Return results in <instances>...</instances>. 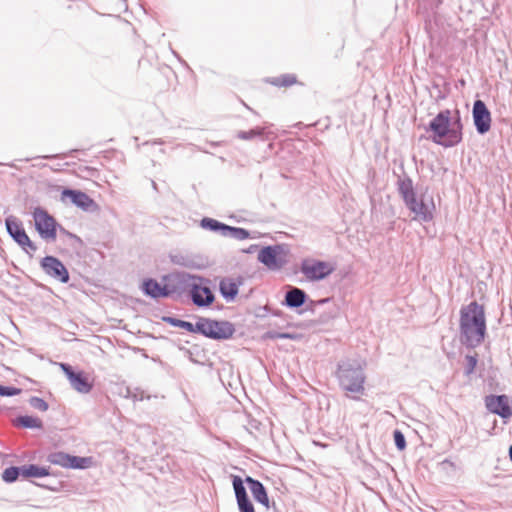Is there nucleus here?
<instances>
[{"label": "nucleus", "instance_id": "30", "mask_svg": "<svg viewBox=\"0 0 512 512\" xmlns=\"http://www.w3.org/2000/svg\"><path fill=\"white\" fill-rule=\"evenodd\" d=\"M170 260L173 264L186 267V268H194L195 261L188 255H184L182 253H176L170 255Z\"/></svg>", "mask_w": 512, "mask_h": 512}, {"label": "nucleus", "instance_id": "11", "mask_svg": "<svg viewBox=\"0 0 512 512\" xmlns=\"http://www.w3.org/2000/svg\"><path fill=\"white\" fill-rule=\"evenodd\" d=\"M59 366L69 380L71 387L78 393L88 394L92 390L93 383L83 371L76 372L72 366L67 363H60Z\"/></svg>", "mask_w": 512, "mask_h": 512}, {"label": "nucleus", "instance_id": "28", "mask_svg": "<svg viewBox=\"0 0 512 512\" xmlns=\"http://www.w3.org/2000/svg\"><path fill=\"white\" fill-rule=\"evenodd\" d=\"M270 83L276 87H289L297 83V77L295 74H282L277 77H273Z\"/></svg>", "mask_w": 512, "mask_h": 512}, {"label": "nucleus", "instance_id": "18", "mask_svg": "<svg viewBox=\"0 0 512 512\" xmlns=\"http://www.w3.org/2000/svg\"><path fill=\"white\" fill-rule=\"evenodd\" d=\"M141 289L146 296L152 299L169 297L166 284L161 286L155 279L148 278L142 283Z\"/></svg>", "mask_w": 512, "mask_h": 512}, {"label": "nucleus", "instance_id": "7", "mask_svg": "<svg viewBox=\"0 0 512 512\" xmlns=\"http://www.w3.org/2000/svg\"><path fill=\"white\" fill-rule=\"evenodd\" d=\"M335 267L325 261L316 259H305L301 262V273L312 282L321 281L331 275Z\"/></svg>", "mask_w": 512, "mask_h": 512}, {"label": "nucleus", "instance_id": "19", "mask_svg": "<svg viewBox=\"0 0 512 512\" xmlns=\"http://www.w3.org/2000/svg\"><path fill=\"white\" fill-rule=\"evenodd\" d=\"M307 294L304 290L291 287L285 294V299L283 304L291 309H296L302 307L307 301Z\"/></svg>", "mask_w": 512, "mask_h": 512}, {"label": "nucleus", "instance_id": "16", "mask_svg": "<svg viewBox=\"0 0 512 512\" xmlns=\"http://www.w3.org/2000/svg\"><path fill=\"white\" fill-rule=\"evenodd\" d=\"M62 198H69L70 201L77 207L88 211L90 208L95 205V202L92 198H90L86 193L80 190H73L66 188L62 191Z\"/></svg>", "mask_w": 512, "mask_h": 512}, {"label": "nucleus", "instance_id": "43", "mask_svg": "<svg viewBox=\"0 0 512 512\" xmlns=\"http://www.w3.org/2000/svg\"><path fill=\"white\" fill-rule=\"evenodd\" d=\"M442 4V0H435V7L438 8Z\"/></svg>", "mask_w": 512, "mask_h": 512}, {"label": "nucleus", "instance_id": "46", "mask_svg": "<svg viewBox=\"0 0 512 512\" xmlns=\"http://www.w3.org/2000/svg\"><path fill=\"white\" fill-rule=\"evenodd\" d=\"M444 98H445V96H444V95H441V94H439V95L437 96V99H444Z\"/></svg>", "mask_w": 512, "mask_h": 512}, {"label": "nucleus", "instance_id": "37", "mask_svg": "<svg viewBox=\"0 0 512 512\" xmlns=\"http://www.w3.org/2000/svg\"><path fill=\"white\" fill-rule=\"evenodd\" d=\"M239 512H255V508L249 497L237 501Z\"/></svg>", "mask_w": 512, "mask_h": 512}, {"label": "nucleus", "instance_id": "48", "mask_svg": "<svg viewBox=\"0 0 512 512\" xmlns=\"http://www.w3.org/2000/svg\"><path fill=\"white\" fill-rule=\"evenodd\" d=\"M433 87H434V88H436V89H438V88H439V85L434 84V85H433Z\"/></svg>", "mask_w": 512, "mask_h": 512}, {"label": "nucleus", "instance_id": "3", "mask_svg": "<svg viewBox=\"0 0 512 512\" xmlns=\"http://www.w3.org/2000/svg\"><path fill=\"white\" fill-rule=\"evenodd\" d=\"M336 377L339 386L352 393L353 400H360L365 391L366 375L361 364L355 360H343L337 365Z\"/></svg>", "mask_w": 512, "mask_h": 512}, {"label": "nucleus", "instance_id": "39", "mask_svg": "<svg viewBox=\"0 0 512 512\" xmlns=\"http://www.w3.org/2000/svg\"><path fill=\"white\" fill-rule=\"evenodd\" d=\"M266 338L269 339H292L293 336L289 333H280V332H273L269 331L266 333Z\"/></svg>", "mask_w": 512, "mask_h": 512}, {"label": "nucleus", "instance_id": "47", "mask_svg": "<svg viewBox=\"0 0 512 512\" xmlns=\"http://www.w3.org/2000/svg\"><path fill=\"white\" fill-rule=\"evenodd\" d=\"M328 301H329V299H328V298H326V299L321 300V303H326V302H328Z\"/></svg>", "mask_w": 512, "mask_h": 512}, {"label": "nucleus", "instance_id": "9", "mask_svg": "<svg viewBox=\"0 0 512 512\" xmlns=\"http://www.w3.org/2000/svg\"><path fill=\"white\" fill-rule=\"evenodd\" d=\"M35 229L39 235L45 239L54 241L57 236L56 220L43 208L36 207L33 211Z\"/></svg>", "mask_w": 512, "mask_h": 512}, {"label": "nucleus", "instance_id": "40", "mask_svg": "<svg viewBox=\"0 0 512 512\" xmlns=\"http://www.w3.org/2000/svg\"><path fill=\"white\" fill-rule=\"evenodd\" d=\"M35 485H37L38 487H41V488H44V489H47L49 491H53V492H57L59 490V487L57 486H52V484H43V483H36L34 482Z\"/></svg>", "mask_w": 512, "mask_h": 512}, {"label": "nucleus", "instance_id": "24", "mask_svg": "<svg viewBox=\"0 0 512 512\" xmlns=\"http://www.w3.org/2000/svg\"><path fill=\"white\" fill-rule=\"evenodd\" d=\"M163 321L173 327L182 328L191 333H198V329L196 328L197 322L193 324L191 322L181 320L172 316L163 317Z\"/></svg>", "mask_w": 512, "mask_h": 512}, {"label": "nucleus", "instance_id": "8", "mask_svg": "<svg viewBox=\"0 0 512 512\" xmlns=\"http://www.w3.org/2000/svg\"><path fill=\"white\" fill-rule=\"evenodd\" d=\"M166 280V287L169 292V297L174 295L181 296L186 291L191 290L194 281L202 282V277L192 276L185 272L173 273L164 277Z\"/></svg>", "mask_w": 512, "mask_h": 512}, {"label": "nucleus", "instance_id": "23", "mask_svg": "<svg viewBox=\"0 0 512 512\" xmlns=\"http://www.w3.org/2000/svg\"><path fill=\"white\" fill-rule=\"evenodd\" d=\"M16 426L26 429H42L43 422L38 417L29 415L18 416L14 423Z\"/></svg>", "mask_w": 512, "mask_h": 512}, {"label": "nucleus", "instance_id": "27", "mask_svg": "<svg viewBox=\"0 0 512 512\" xmlns=\"http://www.w3.org/2000/svg\"><path fill=\"white\" fill-rule=\"evenodd\" d=\"M200 227L205 229V230H209V231L218 233L221 236H223V232H224V228H225V223H222V222H220V221H218L216 219H213V218L204 217L200 221Z\"/></svg>", "mask_w": 512, "mask_h": 512}, {"label": "nucleus", "instance_id": "38", "mask_svg": "<svg viewBox=\"0 0 512 512\" xmlns=\"http://www.w3.org/2000/svg\"><path fill=\"white\" fill-rule=\"evenodd\" d=\"M21 389L14 386H4L0 384V396L11 397L20 394Z\"/></svg>", "mask_w": 512, "mask_h": 512}, {"label": "nucleus", "instance_id": "10", "mask_svg": "<svg viewBox=\"0 0 512 512\" xmlns=\"http://www.w3.org/2000/svg\"><path fill=\"white\" fill-rule=\"evenodd\" d=\"M43 272L52 279L66 284L70 277L65 265L55 256H45L40 262Z\"/></svg>", "mask_w": 512, "mask_h": 512}, {"label": "nucleus", "instance_id": "17", "mask_svg": "<svg viewBox=\"0 0 512 512\" xmlns=\"http://www.w3.org/2000/svg\"><path fill=\"white\" fill-rule=\"evenodd\" d=\"M245 483L248 485L253 498L267 509L270 508L269 497L263 483L251 476H246Z\"/></svg>", "mask_w": 512, "mask_h": 512}, {"label": "nucleus", "instance_id": "34", "mask_svg": "<svg viewBox=\"0 0 512 512\" xmlns=\"http://www.w3.org/2000/svg\"><path fill=\"white\" fill-rule=\"evenodd\" d=\"M465 367H464V374L466 376H469L471 375L475 368H476V365H477V362H478V358H477V354H474V355H466L465 356Z\"/></svg>", "mask_w": 512, "mask_h": 512}, {"label": "nucleus", "instance_id": "26", "mask_svg": "<svg viewBox=\"0 0 512 512\" xmlns=\"http://www.w3.org/2000/svg\"><path fill=\"white\" fill-rule=\"evenodd\" d=\"M92 463L91 457H80L68 454L67 468L68 469H86Z\"/></svg>", "mask_w": 512, "mask_h": 512}, {"label": "nucleus", "instance_id": "13", "mask_svg": "<svg viewBox=\"0 0 512 512\" xmlns=\"http://www.w3.org/2000/svg\"><path fill=\"white\" fill-rule=\"evenodd\" d=\"M473 122L477 133L483 135L491 128V113L482 100H476L472 108Z\"/></svg>", "mask_w": 512, "mask_h": 512}, {"label": "nucleus", "instance_id": "44", "mask_svg": "<svg viewBox=\"0 0 512 512\" xmlns=\"http://www.w3.org/2000/svg\"><path fill=\"white\" fill-rule=\"evenodd\" d=\"M0 165H5V164H4V163H2V162H0ZM6 165H7V166H9V167H11V168H15V167H16V166H15V164H13V163H8V164H6Z\"/></svg>", "mask_w": 512, "mask_h": 512}, {"label": "nucleus", "instance_id": "45", "mask_svg": "<svg viewBox=\"0 0 512 512\" xmlns=\"http://www.w3.org/2000/svg\"><path fill=\"white\" fill-rule=\"evenodd\" d=\"M509 457L510 461L512 462V445L509 447Z\"/></svg>", "mask_w": 512, "mask_h": 512}, {"label": "nucleus", "instance_id": "12", "mask_svg": "<svg viewBox=\"0 0 512 512\" xmlns=\"http://www.w3.org/2000/svg\"><path fill=\"white\" fill-rule=\"evenodd\" d=\"M485 406L488 411L503 419L512 416V397L505 394L488 395L485 397Z\"/></svg>", "mask_w": 512, "mask_h": 512}, {"label": "nucleus", "instance_id": "6", "mask_svg": "<svg viewBox=\"0 0 512 512\" xmlns=\"http://www.w3.org/2000/svg\"><path fill=\"white\" fill-rule=\"evenodd\" d=\"M5 226L9 236L26 252H35L37 246L30 240L23 223L15 216L10 215L5 219Z\"/></svg>", "mask_w": 512, "mask_h": 512}, {"label": "nucleus", "instance_id": "22", "mask_svg": "<svg viewBox=\"0 0 512 512\" xmlns=\"http://www.w3.org/2000/svg\"><path fill=\"white\" fill-rule=\"evenodd\" d=\"M50 475L49 468L40 467L35 464L23 465L22 466V477L24 478H39Z\"/></svg>", "mask_w": 512, "mask_h": 512}, {"label": "nucleus", "instance_id": "32", "mask_svg": "<svg viewBox=\"0 0 512 512\" xmlns=\"http://www.w3.org/2000/svg\"><path fill=\"white\" fill-rule=\"evenodd\" d=\"M67 458L68 454L65 452H53L50 453L47 457L49 463L61 466L63 468H67Z\"/></svg>", "mask_w": 512, "mask_h": 512}, {"label": "nucleus", "instance_id": "41", "mask_svg": "<svg viewBox=\"0 0 512 512\" xmlns=\"http://www.w3.org/2000/svg\"><path fill=\"white\" fill-rule=\"evenodd\" d=\"M155 145V144H159V145H162L163 144V141L161 139H157V140H154V141H146L143 143V145Z\"/></svg>", "mask_w": 512, "mask_h": 512}, {"label": "nucleus", "instance_id": "21", "mask_svg": "<svg viewBox=\"0 0 512 512\" xmlns=\"http://www.w3.org/2000/svg\"><path fill=\"white\" fill-rule=\"evenodd\" d=\"M241 282L237 283L231 278H223L219 283L221 296L226 301H233L238 294V287Z\"/></svg>", "mask_w": 512, "mask_h": 512}, {"label": "nucleus", "instance_id": "14", "mask_svg": "<svg viewBox=\"0 0 512 512\" xmlns=\"http://www.w3.org/2000/svg\"><path fill=\"white\" fill-rule=\"evenodd\" d=\"M405 205L414 214V220L430 222L433 219V211L435 206L432 200L429 204L422 198L418 200L416 196L412 199V201L409 200L406 202Z\"/></svg>", "mask_w": 512, "mask_h": 512}, {"label": "nucleus", "instance_id": "31", "mask_svg": "<svg viewBox=\"0 0 512 512\" xmlns=\"http://www.w3.org/2000/svg\"><path fill=\"white\" fill-rule=\"evenodd\" d=\"M19 476H22V466L21 467H17V466L8 467L3 471L2 475H1L2 480L5 483H9V484L17 481Z\"/></svg>", "mask_w": 512, "mask_h": 512}, {"label": "nucleus", "instance_id": "2", "mask_svg": "<svg viewBox=\"0 0 512 512\" xmlns=\"http://www.w3.org/2000/svg\"><path fill=\"white\" fill-rule=\"evenodd\" d=\"M456 118L451 117V111L445 109L440 111L429 123L427 131H431L433 136L432 141L435 144L441 145L445 148H450L458 145L462 141V129L460 112L455 111Z\"/></svg>", "mask_w": 512, "mask_h": 512}, {"label": "nucleus", "instance_id": "25", "mask_svg": "<svg viewBox=\"0 0 512 512\" xmlns=\"http://www.w3.org/2000/svg\"><path fill=\"white\" fill-rule=\"evenodd\" d=\"M223 237H229L241 241L250 238V232L241 227H234L225 224Z\"/></svg>", "mask_w": 512, "mask_h": 512}, {"label": "nucleus", "instance_id": "33", "mask_svg": "<svg viewBox=\"0 0 512 512\" xmlns=\"http://www.w3.org/2000/svg\"><path fill=\"white\" fill-rule=\"evenodd\" d=\"M265 132V128L263 127H256L249 131H239L237 132L236 136L238 139L241 140H252L255 137H261Z\"/></svg>", "mask_w": 512, "mask_h": 512}, {"label": "nucleus", "instance_id": "5", "mask_svg": "<svg viewBox=\"0 0 512 512\" xmlns=\"http://www.w3.org/2000/svg\"><path fill=\"white\" fill-rule=\"evenodd\" d=\"M289 248L285 244L268 245L261 248L257 259L271 271H279L288 263Z\"/></svg>", "mask_w": 512, "mask_h": 512}, {"label": "nucleus", "instance_id": "42", "mask_svg": "<svg viewBox=\"0 0 512 512\" xmlns=\"http://www.w3.org/2000/svg\"><path fill=\"white\" fill-rule=\"evenodd\" d=\"M173 54H174V55H175V56H176V57L181 61V63H182L183 65L187 66V63H186L185 61H183V60L179 57V55L177 54V52H174V51H173Z\"/></svg>", "mask_w": 512, "mask_h": 512}, {"label": "nucleus", "instance_id": "36", "mask_svg": "<svg viewBox=\"0 0 512 512\" xmlns=\"http://www.w3.org/2000/svg\"><path fill=\"white\" fill-rule=\"evenodd\" d=\"M394 443L399 451H403L406 448V439L404 434L400 430L393 432Z\"/></svg>", "mask_w": 512, "mask_h": 512}, {"label": "nucleus", "instance_id": "4", "mask_svg": "<svg viewBox=\"0 0 512 512\" xmlns=\"http://www.w3.org/2000/svg\"><path fill=\"white\" fill-rule=\"evenodd\" d=\"M198 333L206 338L213 340H228L235 333L233 323L226 320H215L205 317H199L197 320Z\"/></svg>", "mask_w": 512, "mask_h": 512}, {"label": "nucleus", "instance_id": "20", "mask_svg": "<svg viewBox=\"0 0 512 512\" xmlns=\"http://www.w3.org/2000/svg\"><path fill=\"white\" fill-rule=\"evenodd\" d=\"M396 184L398 193L401 195L404 203L409 200L412 201V199L416 197L417 194L414 190L413 181L408 175L399 177Z\"/></svg>", "mask_w": 512, "mask_h": 512}, {"label": "nucleus", "instance_id": "35", "mask_svg": "<svg viewBox=\"0 0 512 512\" xmlns=\"http://www.w3.org/2000/svg\"><path fill=\"white\" fill-rule=\"evenodd\" d=\"M29 404L31 407L39 411H46L49 408L48 403L43 398L37 396H32L29 399Z\"/></svg>", "mask_w": 512, "mask_h": 512}, {"label": "nucleus", "instance_id": "15", "mask_svg": "<svg viewBox=\"0 0 512 512\" xmlns=\"http://www.w3.org/2000/svg\"><path fill=\"white\" fill-rule=\"evenodd\" d=\"M189 293L192 302L198 307H208L215 299L214 294L209 287L202 286L196 281H194Z\"/></svg>", "mask_w": 512, "mask_h": 512}, {"label": "nucleus", "instance_id": "29", "mask_svg": "<svg viewBox=\"0 0 512 512\" xmlns=\"http://www.w3.org/2000/svg\"><path fill=\"white\" fill-rule=\"evenodd\" d=\"M245 480L240 476L234 475L232 477V485L235 493L236 502L248 497L246 488L244 486Z\"/></svg>", "mask_w": 512, "mask_h": 512}, {"label": "nucleus", "instance_id": "1", "mask_svg": "<svg viewBox=\"0 0 512 512\" xmlns=\"http://www.w3.org/2000/svg\"><path fill=\"white\" fill-rule=\"evenodd\" d=\"M459 339L467 348L478 347L486 335L484 307L476 301L470 302L460 310Z\"/></svg>", "mask_w": 512, "mask_h": 512}]
</instances>
